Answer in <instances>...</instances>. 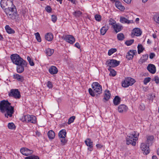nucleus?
<instances>
[{
	"label": "nucleus",
	"instance_id": "nucleus-43",
	"mask_svg": "<svg viewBox=\"0 0 159 159\" xmlns=\"http://www.w3.org/2000/svg\"><path fill=\"white\" fill-rule=\"evenodd\" d=\"M116 72L114 69L111 70L110 71V73L109 74V75L110 76L114 77L116 75Z\"/></svg>",
	"mask_w": 159,
	"mask_h": 159
},
{
	"label": "nucleus",
	"instance_id": "nucleus-32",
	"mask_svg": "<svg viewBox=\"0 0 159 159\" xmlns=\"http://www.w3.org/2000/svg\"><path fill=\"white\" fill-rule=\"evenodd\" d=\"M54 52V50L53 49L49 48H47L45 50L46 54L49 56H51Z\"/></svg>",
	"mask_w": 159,
	"mask_h": 159
},
{
	"label": "nucleus",
	"instance_id": "nucleus-48",
	"mask_svg": "<svg viewBox=\"0 0 159 159\" xmlns=\"http://www.w3.org/2000/svg\"><path fill=\"white\" fill-rule=\"evenodd\" d=\"M60 140L62 145H65L67 142V140H66L65 138H60Z\"/></svg>",
	"mask_w": 159,
	"mask_h": 159
},
{
	"label": "nucleus",
	"instance_id": "nucleus-56",
	"mask_svg": "<svg viewBox=\"0 0 159 159\" xmlns=\"http://www.w3.org/2000/svg\"><path fill=\"white\" fill-rule=\"evenodd\" d=\"M154 20L157 23L159 24V16H155L154 17Z\"/></svg>",
	"mask_w": 159,
	"mask_h": 159
},
{
	"label": "nucleus",
	"instance_id": "nucleus-29",
	"mask_svg": "<svg viewBox=\"0 0 159 159\" xmlns=\"http://www.w3.org/2000/svg\"><path fill=\"white\" fill-rule=\"evenodd\" d=\"M113 102L115 105H118L120 102V98L118 96H116L113 100Z\"/></svg>",
	"mask_w": 159,
	"mask_h": 159
},
{
	"label": "nucleus",
	"instance_id": "nucleus-55",
	"mask_svg": "<svg viewBox=\"0 0 159 159\" xmlns=\"http://www.w3.org/2000/svg\"><path fill=\"white\" fill-rule=\"evenodd\" d=\"M47 86L49 88H52V82L48 81V82Z\"/></svg>",
	"mask_w": 159,
	"mask_h": 159
},
{
	"label": "nucleus",
	"instance_id": "nucleus-28",
	"mask_svg": "<svg viewBox=\"0 0 159 159\" xmlns=\"http://www.w3.org/2000/svg\"><path fill=\"white\" fill-rule=\"evenodd\" d=\"M48 136L50 139H53L55 137V133L53 131L50 130L48 132Z\"/></svg>",
	"mask_w": 159,
	"mask_h": 159
},
{
	"label": "nucleus",
	"instance_id": "nucleus-27",
	"mask_svg": "<svg viewBox=\"0 0 159 159\" xmlns=\"http://www.w3.org/2000/svg\"><path fill=\"white\" fill-rule=\"evenodd\" d=\"M66 133L65 129H62L58 133V136L60 138H65L66 137Z\"/></svg>",
	"mask_w": 159,
	"mask_h": 159
},
{
	"label": "nucleus",
	"instance_id": "nucleus-6",
	"mask_svg": "<svg viewBox=\"0 0 159 159\" xmlns=\"http://www.w3.org/2000/svg\"><path fill=\"white\" fill-rule=\"evenodd\" d=\"M135 82L134 79L130 77L125 78L121 83L122 87L127 88L130 86L132 85Z\"/></svg>",
	"mask_w": 159,
	"mask_h": 159
},
{
	"label": "nucleus",
	"instance_id": "nucleus-50",
	"mask_svg": "<svg viewBox=\"0 0 159 159\" xmlns=\"http://www.w3.org/2000/svg\"><path fill=\"white\" fill-rule=\"evenodd\" d=\"M95 18L97 21H99L101 20V16L98 14L96 15L95 16Z\"/></svg>",
	"mask_w": 159,
	"mask_h": 159
},
{
	"label": "nucleus",
	"instance_id": "nucleus-45",
	"mask_svg": "<svg viewBox=\"0 0 159 159\" xmlns=\"http://www.w3.org/2000/svg\"><path fill=\"white\" fill-rule=\"evenodd\" d=\"M151 78L150 77L146 78L143 80V83L144 84H146L150 81Z\"/></svg>",
	"mask_w": 159,
	"mask_h": 159
},
{
	"label": "nucleus",
	"instance_id": "nucleus-37",
	"mask_svg": "<svg viewBox=\"0 0 159 159\" xmlns=\"http://www.w3.org/2000/svg\"><path fill=\"white\" fill-rule=\"evenodd\" d=\"M8 127L9 129H14L16 128L15 125L12 122L9 123L8 124Z\"/></svg>",
	"mask_w": 159,
	"mask_h": 159
},
{
	"label": "nucleus",
	"instance_id": "nucleus-61",
	"mask_svg": "<svg viewBox=\"0 0 159 159\" xmlns=\"http://www.w3.org/2000/svg\"><path fill=\"white\" fill-rule=\"evenodd\" d=\"M140 108L141 110H144L145 109L144 106L143 104L140 105Z\"/></svg>",
	"mask_w": 159,
	"mask_h": 159
},
{
	"label": "nucleus",
	"instance_id": "nucleus-21",
	"mask_svg": "<svg viewBox=\"0 0 159 159\" xmlns=\"http://www.w3.org/2000/svg\"><path fill=\"white\" fill-rule=\"evenodd\" d=\"M13 78L21 82H22L24 80V78L23 76L16 73L13 75Z\"/></svg>",
	"mask_w": 159,
	"mask_h": 159
},
{
	"label": "nucleus",
	"instance_id": "nucleus-60",
	"mask_svg": "<svg viewBox=\"0 0 159 159\" xmlns=\"http://www.w3.org/2000/svg\"><path fill=\"white\" fill-rule=\"evenodd\" d=\"M75 47H76L77 48L79 49L80 48V45L78 43H76L75 44Z\"/></svg>",
	"mask_w": 159,
	"mask_h": 159
},
{
	"label": "nucleus",
	"instance_id": "nucleus-7",
	"mask_svg": "<svg viewBox=\"0 0 159 159\" xmlns=\"http://www.w3.org/2000/svg\"><path fill=\"white\" fill-rule=\"evenodd\" d=\"M13 5V0H1L0 2L1 7L4 10Z\"/></svg>",
	"mask_w": 159,
	"mask_h": 159
},
{
	"label": "nucleus",
	"instance_id": "nucleus-58",
	"mask_svg": "<svg viewBox=\"0 0 159 159\" xmlns=\"http://www.w3.org/2000/svg\"><path fill=\"white\" fill-rule=\"evenodd\" d=\"M145 61L144 59L141 58L139 61V63L140 64H142Z\"/></svg>",
	"mask_w": 159,
	"mask_h": 159
},
{
	"label": "nucleus",
	"instance_id": "nucleus-62",
	"mask_svg": "<svg viewBox=\"0 0 159 159\" xmlns=\"http://www.w3.org/2000/svg\"><path fill=\"white\" fill-rule=\"evenodd\" d=\"M36 134L38 136H40L41 135L40 133L38 131L36 132Z\"/></svg>",
	"mask_w": 159,
	"mask_h": 159
},
{
	"label": "nucleus",
	"instance_id": "nucleus-51",
	"mask_svg": "<svg viewBox=\"0 0 159 159\" xmlns=\"http://www.w3.org/2000/svg\"><path fill=\"white\" fill-rule=\"evenodd\" d=\"M148 54H146L145 55H143L141 58L144 59L145 61H146L148 58Z\"/></svg>",
	"mask_w": 159,
	"mask_h": 159
},
{
	"label": "nucleus",
	"instance_id": "nucleus-59",
	"mask_svg": "<svg viewBox=\"0 0 159 159\" xmlns=\"http://www.w3.org/2000/svg\"><path fill=\"white\" fill-rule=\"evenodd\" d=\"M96 146L98 149H101L102 148L103 146L101 144H98L96 145Z\"/></svg>",
	"mask_w": 159,
	"mask_h": 159
},
{
	"label": "nucleus",
	"instance_id": "nucleus-19",
	"mask_svg": "<svg viewBox=\"0 0 159 159\" xmlns=\"http://www.w3.org/2000/svg\"><path fill=\"white\" fill-rule=\"evenodd\" d=\"M111 97V94L109 90H106L105 92L104 98L102 99V101L104 102H106L108 101L110 99Z\"/></svg>",
	"mask_w": 159,
	"mask_h": 159
},
{
	"label": "nucleus",
	"instance_id": "nucleus-63",
	"mask_svg": "<svg viewBox=\"0 0 159 159\" xmlns=\"http://www.w3.org/2000/svg\"><path fill=\"white\" fill-rule=\"evenodd\" d=\"M126 3L129 4L130 3L131 1V0H123Z\"/></svg>",
	"mask_w": 159,
	"mask_h": 159
},
{
	"label": "nucleus",
	"instance_id": "nucleus-46",
	"mask_svg": "<svg viewBox=\"0 0 159 159\" xmlns=\"http://www.w3.org/2000/svg\"><path fill=\"white\" fill-rule=\"evenodd\" d=\"M109 24L113 26V25H114L116 23V21L112 18H110L109 20Z\"/></svg>",
	"mask_w": 159,
	"mask_h": 159
},
{
	"label": "nucleus",
	"instance_id": "nucleus-57",
	"mask_svg": "<svg viewBox=\"0 0 159 159\" xmlns=\"http://www.w3.org/2000/svg\"><path fill=\"white\" fill-rule=\"evenodd\" d=\"M155 56V55L154 53H151L149 55V58L151 59H153Z\"/></svg>",
	"mask_w": 159,
	"mask_h": 159
},
{
	"label": "nucleus",
	"instance_id": "nucleus-54",
	"mask_svg": "<svg viewBox=\"0 0 159 159\" xmlns=\"http://www.w3.org/2000/svg\"><path fill=\"white\" fill-rule=\"evenodd\" d=\"M121 4V3L119 1H116L115 2V5L117 8L119 7V6H120Z\"/></svg>",
	"mask_w": 159,
	"mask_h": 159
},
{
	"label": "nucleus",
	"instance_id": "nucleus-9",
	"mask_svg": "<svg viewBox=\"0 0 159 159\" xmlns=\"http://www.w3.org/2000/svg\"><path fill=\"white\" fill-rule=\"evenodd\" d=\"M24 120L26 122H30L35 124L36 122V118L33 115H27L24 116Z\"/></svg>",
	"mask_w": 159,
	"mask_h": 159
},
{
	"label": "nucleus",
	"instance_id": "nucleus-14",
	"mask_svg": "<svg viewBox=\"0 0 159 159\" xmlns=\"http://www.w3.org/2000/svg\"><path fill=\"white\" fill-rule=\"evenodd\" d=\"M137 53V51L136 50H130L128 52L126 55V58L128 60L132 59L134 57V56Z\"/></svg>",
	"mask_w": 159,
	"mask_h": 159
},
{
	"label": "nucleus",
	"instance_id": "nucleus-35",
	"mask_svg": "<svg viewBox=\"0 0 159 159\" xmlns=\"http://www.w3.org/2000/svg\"><path fill=\"white\" fill-rule=\"evenodd\" d=\"M34 35L37 41L39 42H40L41 41V39L39 33V32L35 33Z\"/></svg>",
	"mask_w": 159,
	"mask_h": 159
},
{
	"label": "nucleus",
	"instance_id": "nucleus-3",
	"mask_svg": "<svg viewBox=\"0 0 159 159\" xmlns=\"http://www.w3.org/2000/svg\"><path fill=\"white\" fill-rule=\"evenodd\" d=\"M93 89H89V92L90 95L93 97L95 96V95H97L100 94L102 92V87L98 82H94L92 85Z\"/></svg>",
	"mask_w": 159,
	"mask_h": 159
},
{
	"label": "nucleus",
	"instance_id": "nucleus-49",
	"mask_svg": "<svg viewBox=\"0 0 159 159\" xmlns=\"http://www.w3.org/2000/svg\"><path fill=\"white\" fill-rule=\"evenodd\" d=\"M52 20L53 23L55 22L57 20V18L56 16L52 15L51 16Z\"/></svg>",
	"mask_w": 159,
	"mask_h": 159
},
{
	"label": "nucleus",
	"instance_id": "nucleus-22",
	"mask_svg": "<svg viewBox=\"0 0 159 159\" xmlns=\"http://www.w3.org/2000/svg\"><path fill=\"white\" fill-rule=\"evenodd\" d=\"M132 34H133L134 35L139 36L141 35L142 31L139 28H135L132 31Z\"/></svg>",
	"mask_w": 159,
	"mask_h": 159
},
{
	"label": "nucleus",
	"instance_id": "nucleus-15",
	"mask_svg": "<svg viewBox=\"0 0 159 159\" xmlns=\"http://www.w3.org/2000/svg\"><path fill=\"white\" fill-rule=\"evenodd\" d=\"M64 39L67 42L70 44H73L75 41V39L74 37L71 35H67L64 38Z\"/></svg>",
	"mask_w": 159,
	"mask_h": 159
},
{
	"label": "nucleus",
	"instance_id": "nucleus-31",
	"mask_svg": "<svg viewBox=\"0 0 159 159\" xmlns=\"http://www.w3.org/2000/svg\"><path fill=\"white\" fill-rule=\"evenodd\" d=\"M108 29V27L107 26L105 25L100 30V33L102 35H104L107 30Z\"/></svg>",
	"mask_w": 159,
	"mask_h": 159
},
{
	"label": "nucleus",
	"instance_id": "nucleus-52",
	"mask_svg": "<svg viewBox=\"0 0 159 159\" xmlns=\"http://www.w3.org/2000/svg\"><path fill=\"white\" fill-rule=\"evenodd\" d=\"M46 11L48 12H50L52 11V9L50 6H47L45 8Z\"/></svg>",
	"mask_w": 159,
	"mask_h": 159
},
{
	"label": "nucleus",
	"instance_id": "nucleus-12",
	"mask_svg": "<svg viewBox=\"0 0 159 159\" xmlns=\"http://www.w3.org/2000/svg\"><path fill=\"white\" fill-rule=\"evenodd\" d=\"M20 152L24 155L27 156L33 153V151L26 148H22L20 149Z\"/></svg>",
	"mask_w": 159,
	"mask_h": 159
},
{
	"label": "nucleus",
	"instance_id": "nucleus-18",
	"mask_svg": "<svg viewBox=\"0 0 159 159\" xmlns=\"http://www.w3.org/2000/svg\"><path fill=\"white\" fill-rule=\"evenodd\" d=\"M147 69L150 73L152 74H154L156 72V67L152 64H149L147 67Z\"/></svg>",
	"mask_w": 159,
	"mask_h": 159
},
{
	"label": "nucleus",
	"instance_id": "nucleus-53",
	"mask_svg": "<svg viewBox=\"0 0 159 159\" xmlns=\"http://www.w3.org/2000/svg\"><path fill=\"white\" fill-rule=\"evenodd\" d=\"M117 8L121 11H124L125 9V7L124 6L122 5L121 4L120 6H119V7H117Z\"/></svg>",
	"mask_w": 159,
	"mask_h": 159
},
{
	"label": "nucleus",
	"instance_id": "nucleus-1",
	"mask_svg": "<svg viewBox=\"0 0 159 159\" xmlns=\"http://www.w3.org/2000/svg\"><path fill=\"white\" fill-rule=\"evenodd\" d=\"M0 111L2 113H5L6 117H11L14 112V107L11 106L8 100H3L0 102Z\"/></svg>",
	"mask_w": 159,
	"mask_h": 159
},
{
	"label": "nucleus",
	"instance_id": "nucleus-11",
	"mask_svg": "<svg viewBox=\"0 0 159 159\" xmlns=\"http://www.w3.org/2000/svg\"><path fill=\"white\" fill-rule=\"evenodd\" d=\"M145 143H142L140 145L141 149L143 151V153L145 155H147L150 152L149 145Z\"/></svg>",
	"mask_w": 159,
	"mask_h": 159
},
{
	"label": "nucleus",
	"instance_id": "nucleus-64",
	"mask_svg": "<svg viewBox=\"0 0 159 159\" xmlns=\"http://www.w3.org/2000/svg\"><path fill=\"white\" fill-rule=\"evenodd\" d=\"M152 159H157V158L156 156H153L152 157Z\"/></svg>",
	"mask_w": 159,
	"mask_h": 159
},
{
	"label": "nucleus",
	"instance_id": "nucleus-13",
	"mask_svg": "<svg viewBox=\"0 0 159 159\" xmlns=\"http://www.w3.org/2000/svg\"><path fill=\"white\" fill-rule=\"evenodd\" d=\"M84 142L86 145L89 147L88 148V150L90 151H91L93 150V142L89 138L85 140Z\"/></svg>",
	"mask_w": 159,
	"mask_h": 159
},
{
	"label": "nucleus",
	"instance_id": "nucleus-47",
	"mask_svg": "<svg viewBox=\"0 0 159 159\" xmlns=\"http://www.w3.org/2000/svg\"><path fill=\"white\" fill-rule=\"evenodd\" d=\"M152 80L155 81V83L157 84H159V78L157 76H155L152 79Z\"/></svg>",
	"mask_w": 159,
	"mask_h": 159
},
{
	"label": "nucleus",
	"instance_id": "nucleus-44",
	"mask_svg": "<svg viewBox=\"0 0 159 159\" xmlns=\"http://www.w3.org/2000/svg\"><path fill=\"white\" fill-rule=\"evenodd\" d=\"M155 98V95L154 94L149 95L148 96V99L151 102H152L153 99Z\"/></svg>",
	"mask_w": 159,
	"mask_h": 159
},
{
	"label": "nucleus",
	"instance_id": "nucleus-40",
	"mask_svg": "<svg viewBox=\"0 0 159 159\" xmlns=\"http://www.w3.org/2000/svg\"><path fill=\"white\" fill-rule=\"evenodd\" d=\"M75 117L73 116L70 117L68 119L67 124L69 125L70 124L74 122V120L75 119Z\"/></svg>",
	"mask_w": 159,
	"mask_h": 159
},
{
	"label": "nucleus",
	"instance_id": "nucleus-4",
	"mask_svg": "<svg viewBox=\"0 0 159 159\" xmlns=\"http://www.w3.org/2000/svg\"><path fill=\"white\" fill-rule=\"evenodd\" d=\"M139 134L134 131L129 134L126 138V144H131L134 146L136 145V141L138 139Z\"/></svg>",
	"mask_w": 159,
	"mask_h": 159
},
{
	"label": "nucleus",
	"instance_id": "nucleus-41",
	"mask_svg": "<svg viewBox=\"0 0 159 159\" xmlns=\"http://www.w3.org/2000/svg\"><path fill=\"white\" fill-rule=\"evenodd\" d=\"M134 42V40L131 39L130 40H127L126 42H125V44H126L127 46H130Z\"/></svg>",
	"mask_w": 159,
	"mask_h": 159
},
{
	"label": "nucleus",
	"instance_id": "nucleus-10",
	"mask_svg": "<svg viewBox=\"0 0 159 159\" xmlns=\"http://www.w3.org/2000/svg\"><path fill=\"white\" fill-rule=\"evenodd\" d=\"M120 63V62L115 59H112L109 61H107L106 62V64L107 66L109 67H114L118 66Z\"/></svg>",
	"mask_w": 159,
	"mask_h": 159
},
{
	"label": "nucleus",
	"instance_id": "nucleus-2",
	"mask_svg": "<svg viewBox=\"0 0 159 159\" xmlns=\"http://www.w3.org/2000/svg\"><path fill=\"white\" fill-rule=\"evenodd\" d=\"M4 11L9 18L15 20L16 22L18 21V14L16 9L14 5L7 9H5Z\"/></svg>",
	"mask_w": 159,
	"mask_h": 159
},
{
	"label": "nucleus",
	"instance_id": "nucleus-23",
	"mask_svg": "<svg viewBox=\"0 0 159 159\" xmlns=\"http://www.w3.org/2000/svg\"><path fill=\"white\" fill-rule=\"evenodd\" d=\"M49 73L52 75L56 74L58 72L57 69L54 66H51L49 69Z\"/></svg>",
	"mask_w": 159,
	"mask_h": 159
},
{
	"label": "nucleus",
	"instance_id": "nucleus-33",
	"mask_svg": "<svg viewBox=\"0 0 159 159\" xmlns=\"http://www.w3.org/2000/svg\"><path fill=\"white\" fill-rule=\"evenodd\" d=\"M125 38L124 35L122 33L118 34L117 35V38L119 40L122 41Z\"/></svg>",
	"mask_w": 159,
	"mask_h": 159
},
{
	"label": "nucleus",
	"instance_id": "nucleus-39",
	"mask_svg": "<svg viewBox=\"0 0 159 159\" xmlns=\"http://www.w3.org/2000/svg\"><path fill=\"white\" fill-rule=\"evenodd\" d=\"M82 14V12L80 11H76L73 13L74 16L76 17H80Z\"/></svg>",
	"mask_w": 159,
	"mask_h": 159
},
{
	"label": "nucleus",
	"instance_id": "nucleus-25",
	"mask_svg": "<svg viewBox=\"0 0 159 159\" xmlns=\"http://www.w3.org/2000/svg\"><path fill=\"white\" fill-rule=\"evenodd\" d=\"M45 38L46 40L51 41L53 39V35L51 33H48L45 35Z\"/></svg>",
	"mask_w": 159,
	"mask_h": 159
},
{
	"label": "nucleus",
	"instance_id": "nucleus-38",
	"mask_svg": "<svg viewBox=\"0 0 159 159\" xmlns=\"http://www.w3.org/2000/svg\"><path fill=\"white\" fill-rule=\"evenodd\" d=\"M25 159H39V157L35 155H32L30 156L26 157Z\"/></svg>",
	"mask_w": 159,
	"mask_h": 159
},
{
	"label": "nucleus",
	"instance_id": "nucleus-36",
	"mask_svg": "<svg viewBox=\"0 0 159 159\" xmlns=\"http://www.w3.org/2000/svg\"><path fill=\"white\" fill-rule=\"evenodd\" d=\"M117 51V49L115 48H112L108 50V54L109 56H111L112 54L116 52Z\"/></svg>",
	"mask_w": 159,
	"mask_h": 159
},
{
	"label": "nucleus",
	"instance_id": "nucleus-34",
	"mask_svg": "<svg viewBox=\"0 0 159 159\" xmlns=\"http://www.w3.org/2000/svg\"><path fill=\"white\" fill-rule=\"evenodd\" d=\"M138 53L140 54L141 52H142L144 49V48H143L141 44H139L138 46Z\"/></svg>",
	"mask_w": 159,
	"mask_h": 159
},
{
	"label": "nucleus",
	"instance_id": "nucleus-30",
	"mask_svg": "<svg viewBox=\"0 0 159 159\" xmlns=\"http://www.w3.org/2000/svg\"><path fill=\"white\" fill-rule=\"evenodd\" d=\"M147 140L146 142V143L149 145L150 143L151 144L152 143L154 139V137L152 135L147 136Z\"/></svg>",
	"mask_w": 159,
	"mask_h": 159
},
{
	"label": "nucleus",
	"instance_id": "nucleus-5",
	"mask_svg": "<svg viewBox=\"0 0 159 159\" xmlns=\"http://www.w3.org/2000/svg\"><path fill=\"white\" fill-rule=\"evenodd\" d=\"M10 58L13 63L16 65H25V61L20 56L17 54H12L10 56Z\"/></svg>",
	"mask_w": 159,
	"mask_h": 159
},
{
	"label": "nucleus",
	"instance_id": "nucleus-42",
	"mask_svg": "<svg viewBox=\"0 0 159 159\" xmlns=\"http://www.w3.org/2000/svg\"><path fill=\"white\" fill-rule=\"evenodd\" d=\"M27 59L30 65L31 66H34V63L33 62V60L31 59L30 57H28Z\"/></svg>",
	"mask_w": 159,
	"mask_h": 159
},
{
	"label": "nucleus",
	"instance_id": "nucleus-20",
	"mask_svg": "<svg viewBox=\"0 0 159 159\" xmlns=\"http://www.w3.org/2000/svg\"><path fill=\"white\" fill-rule=\"evenodd\" d=\"M112 27L116 33L120 31L123 28L121 25L118 24H115L114 25H113Z\"/></svg>",
	"mask_w": 159,
	"mask_h": 159
},
{
	"label": "nucleus",
	"instance_id": "nucleus-26",
	"mask_svg": "<svg viewBox=\"0 0 159 159\" xmlns=\"http://www.w3.org/2000/svg\"><path fill=\"white\" fill-rule=\"evenodd\" d=\"M5 29L6 32L9 34H14L15 32L9 25H6L5 26Z\"/></svg>",
	"mask_w": 159,
	"mask_h": 159
},
{
	"label": "nucleus",
	"instance_id": "nucleus-8",
	"mask_svg": "<svg viewBox=\"0 0 159 159\" xmlns=\"http://www.w3.org/2000/svg\"><path fill=\"white\" fill-rule=\"evenodd\" d=\"M9 96L16 99H19L21 97L20 92L17 89H11L9 93Z\"/></svg>",
	"mask_w": 159,
	"mask_h": 159
},
{
	"label": "nucleus",
	"instance_id": "nucleus-24",
	"mask_svg": "<svg viewBox=\"0 0 159 159\" xmlns=\"http://www.w3.org/2000/svg\"><path fill=\"white\" fill-rule=\"evenodd\" d=\"M120 22L123 23H127L128 24L133 23V20H129L123 17H121L120 19Z\"/></svg>",
	"mask_w": 159,
	"mask_h": 159
},
{
	"label": "nucleus",
	"instance_id": "nucleus-17",
	"mask_svg": "<svg viewBox=\"0 0 159 159\" xmlns=\"http://www.w3.org/2000/svg\"><path fill=\"white\" fill-rule=\"evenodd\" d=\"M128 109V107L124 104L120 105L118 108V111L120 113L125 112Z\"/></svg>",
	"mask_w": 159,
	"mask_h": 159
},
{
	"label": "nucleus",
	"instance_id": "nucleus-16",
	"mask_svg": "<svg viewBox=\"0 0 159 159\" xmlns=\"http://www.w3.org/2000/svg\"><path fill=\"white\" fill-rule=\"evenodd\" d=\"M25 65H23V64L20 65H17V66L16 67V70L17 72L19 73H22L24 70V67L27 66V63L26 61H25Z\"/></svg>",
	"mask_w": 159,
	"mask_h": 159
}]
</instances>
